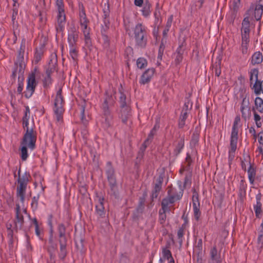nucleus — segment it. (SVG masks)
Wrapping results in <instances>:
<instances>
[{
    "label": "nucleus",
    "mask_w": 263,
    "mask_h": 263,
    "mask_svg": "<svg viewBox=\"0 0 263 263\" xmlns=\"http://www.w3.org/2000/svg\"><path fill=\"white\" fill-rule=\"evenodd\" d=\"M133 32L136 47L138 48H145L148 41L146 27L141 23H138L134 28Z\"/></svg>",
    "instance_id": "1"
},
{
    "label": "nucleus",
    "mask_w": 263,
    "mask_h": 263,
    "mask_svg": "<svg viewBox=\"0 0 263 263\" xmlns=\"http://www.w3.org/2000/svg\"><path fill=\"white\" fill-rule=\"evenodd\" d=\"M58 241L60 245L59 257L64 260L67 254V238L66 235V227L64 223H59L57 227Z\"/></svg>",
    "instance_id": "2"
},
{
    "label": "nucleus",
    "mask_w": 263,
    "mask_h": 263,
    "mask_svg": "<svg viewBox=\"0 0 263 263\" xmlns=\"http://www.w3.org/2000/svg\"><path fill=\"white\" fill-rule=\"evenodd\" d=\"M21 168L18 171V177L17 179L18 186L16 188V195L20 198L22 202L25 201V196L27 184L29 182V178L30 175L29 173L26 172L22 176L20 175Z\"/></svg>",
    "instance_id": "3"
},
{
    "label": "nucleus",
    "mask_w": 263,
    "mask_h": 263,
    "mask_svg": "<svg viewBox=\"0 0 263 263\" xmlns=\"http://www.w3.org/2000/svg\"><path fill=\"white\" fill-rule=\"evenodd\" d=\"M62 88L60 87L57 91L55 98L54 99L53 111L55 115L57 120L60 122L63 119V114L64 111L63 105L64 101L63 97L62 95Z\"/></svg>",
    "instance_id": "4"
},
{
    "label": "nucleus",
    "mask_w": 263,
    "mask_h": 263,
    "mask_svg": "<svg viewBox=\"0 0 263 263\" xmlns=\"http://www.w3.org/2000/svg\"><path fill=\"white\" fill-rule=\"evenodd\" d=\"M36 141V132L34 130L33 128L31 127L30 129L27 130L24 134L23 139L21 141V145H25L28 148L33 151L35 148V143Z\"/></svg>",
    "instance_id": "5"
},
{
    "label": "nucleus",
    "mask_w": 263,
    "mask_h": 263,
    "mask_svg": "<svg viewBox=\"0 0 263 263\" xmlns=\"http://www.w3.org/2000/svg\"><path fill=\"white\" fill-rule=\"evenodd\" d=\"M37 71V68L35 67L34 71L32 72L28 77L27 84L26 90L23 92L24 97L27 98H30L34 92L35 89L37 86V82L35 80V74Z\"/></svg>",
    "instance_id": "6"
},
{
    "label": "nucleus",
    "mask_w": 263,
    "mask_h": 263,
    "mask_svg": "<svg viewBox=\"0 0 263 263\" xmlns=\"http://www.w3.org/2000/svg\"><path fill=\"white\" fill-rule=\"evenodd\" d=\"M263 13V4H256L255 6L252 4L246 13V16L251 19H255L256 21L260 20Z\"/></svg>",
    "instance_id": "7"
},
{
    "label": "nucleus",
    "mask_w": 263,
    "mask_h": 263,
    "mask_svg": "<svg viewBox=\"0 0 263 263\" xmlns=\"http://www.w3.org/2000/svg\"><path fill=\"white\" fill-rule=\"evenodd\" d=\"M241 34L243 44H249L250 42V23L248 16H245L241 24Z\"/></svg>",
    "instance_id": "8"
},
{
    "label": "nucleus",
    "mask_w": 263,
    "mask_h": 263,
    "mask_svg": "<svg viewBox=\"0 0 263 263\" xmlns=\"http://www.w3.org/2000/svg\"><path fill=\"white\" fill-rule=\"evenodd\" d=\"M15 215L13 220L14 227L13 229L15 232H17L18 230H21L24 224V218L21 211V207L19 204H16L15 209Z\"/></svg>",
    "instance_id": "9"
},
{
    "label": "nucleus",
    "mask_w": 263,
    "mask_h": 263,
    "mask_svg": "<svg viewBox=\"0 0 263 263\" xmlns=\"http://www.w3.org/2000/svg\"><path fill=\"white\" fill-rule=\"evenodd\" d=\"M186 47L185 39L183 37L181 41L179 42V45L176 52L174 53V62L176 65H179L183 60V54Z\"/></svg>",
    "instance_id": "10"
},
{
    "label": "nucleus",
    "mask_w": 263,
    "mask_h": 263,
    "mask_svg": "<svg viewBox=\"0 0 263 263\" xmlns=\"http://www.w3.org/2000/svg\"><path fill=\"white\" fill-rule=\"evenodd\" d=\"M79 31L74 26H71L68 31L69 46H76L79 40Z\"/></svg>",
    "instance_id": "11"
},
{
    "label": "nucleus",
    "mask_w": 263,
    "mask_h": 263,
    "mask_svg": "<svg viewBox=\"0 0 263 263\" xmlns=\"http://www.w3.org/2000/svg\"><path fill=\"white\" fill-rule=\"evenodd\" d=\"M119 97L118 102L120 104V107L123 108L124 107L130 106V98L127 97L128 93L123 91L122 85H121L120 87L119 88Z\"/></svg>",
    "instance_id": "12"
},
{
    "label": "nucleus",
    "mask_w": 263,
    "mask_h": 263,
    "mask_svg": "<svg viewBox=\"0 0 263 263\" xmlns=\"http://www.w3.org/2000/svg\"><path fill=\"white\" fill-rule=\"evenodd\" d=\"M102 126L103 128L107 129L112 124V116L110 111H103V116L101 119Z\"/></svg>",
    "instance_id": "13"
},
{
    "label": "nucleus",
    "mask_w": 263,
    "mask_h": 263,
    "mask_svg": "<svg viewBox=\"0 0 263 263\" xmlns=\"http://www.w3.org/2000/svg\"><path fill=\"white\" fill-rule=\"evenodd\" d=\"M66 23V15L65 12L58 13L57 16V22L55 24L57 32H63Z\"/></svg>",
    "instance_id": "14"
},
{
    "label": "nucleus",
    "mask_w": 263,
    "mask_h": 263,
    "mask_svg": "<svg viewBox=\"0 0 263 263\" xmlns=\"http://www.w3.org/2000/svg\"><path fill=\"white\" fill-rule=\"evenodd\" d=\"M115 103V99L112 95L106 91L105 93L104 102L102 105V110L110 111L109 108L114 106Z\"/></svg>",
    "instance_id": "15"
},
{
    "label": "nucleus",
    "mask_w": 263,
    "mask_h": 263,
    "mask_svg": "<svg viewBox=\"0 0 263 263\" xmlns=\"http://www.w3.org/2000/svg\"><path fill=\"white\" fill-rule=\"evenodd\" d=\"M155 72V69L153 68H148L144 71L141 77L140 83L143 85L148 83L152 78Z\"/></svg>",
    "instance_id": "16"
},
{
    "label": "nucleus",
    "mask_w": 263,
    "mask_h": 263,
    "mask_svg": "<svg viewBox=\"0 0 263 263\" xmlns=\"http://www.w3.org/2000/svg\"><path fill=\"white\" fill-rule=\"evenodd\" d=\"M170 194V191H167V196L163 198L161 201L162 211L169 212L170 211V209L168 207L169 204H173L175 202L173 197Z\"/></svg>",
    "instance_id": "17"
},
{
    "label": "nucleus",
    "mask_w": 263,
    "mask_h": 263,
    "mask_svg": "<svg viewBox=\"0 0 263 263\" xmlns=\"http://www.w3.org/2000/svg\"><path fill=\"white\" fill-rule=\"evenodd\" d=\"M104 200L103 198L98 197V203L96 205V214L100 218H104L105 216Z\"/></svg>",
    "instance_id": "18"
},
{
    "label": "nucleus",
    "mask_w": 263,
    "mask_h": 263,
    "mask_svg": "<svg viewBox=\"0 0 263 263\" xmlns=\"http://www.w3.org/2000/svg\"><path fill=\"white\" fill-rule=\"evenodd\" d=\"M210 263L222 262V258L220 253H218L216 246L213 247L210 252Z\"/></svg>",
    "instance_id": "19"
},
{
    "label": "nucleus",
    "mask_w": 263,
    "mask_h": 263,
    "mask_svg": "<svg viewBox=\"0 0 263 263\" xmlns=\"http://www.w3.org/2000/svg\"><path fill=\"white\" fill-rule=\"evenodd\" d=\"M162 254V257L160 258L159 262H165L167 260V262L175 263L171 252L167 248H163Z\"/></svg>",
    "instance_id": "20"
},
{
    "label": "nucleus",
    "mask_w": 263,
    "mask_h": 263,
    "mask_svg": "<svg viewBox=\"0 0 263 263\" xmlns=\"http://www.w3.org/2000/svg\"><path fill=\"white\" fill-rule=\"evenodd\" d=\"M15 65L18 68V74L22 76L25 68L24 55H22V54H18Z\"/></svg>",
    "instance_id": "21"
},
{
    "label": "nucleus",
    "mask_w": 263,
    "mask_h": 263,
    "mask_svg": "<svg viewBox=\"0 0 263 263\" xmlns=\"http://www.w3.org/2000/svg\"><path fill=\"white\" fill-rule=\"evenodd\" d=\"M120 108V118L121 119L122 122L126 124L128 119L130 116V107H124Z\"/></svg>",
    "instance_id": "22"
},
{
    "label": "nucleus",
    "mask_w": 263,
    "mask_h": 263,
    "mask_svg": "<svg viewBox=\"0 0 263 263\" xmlns=\"http://www.w3.org/2000/svg\"><path fill=\"white\" fill-rule=\"evenodd\" d=\"M200 135V130L198 127H196L195 128L194 133L192 136L191 140L190 141V146L192 148L195 147L198 145L199 139Z\"/></svg>",
    "instance_id": "23"
},
{
    "label": "nucleus",
    "mask_w": 263,
    "mask_h": 263,
    "mask_svg": "<svg viewBox=\"0 0 263 263\" xmlns=\"http://www.w3.org/2000/svg\"><path fill=\"white\" fill-rule=\"evenodd\" d=\"M263 61V55L260 51H257L253 53L251 59V64L252 65L261 64Z\"/></svg>",
    "instance_id": "24"
},
{
    "label": "nucleus",
    "mask_w": 263,
    "mask_h": 263,
    "mask_svg": "<svg viewBox=\"0 0 263 263\" xmlns=\"http://www.w3.org/2000/svg\"><path fill=\"white\" fill-rule=\"evenodd\" d=\"M184 146V138L183 137H179V139L177 141V143L175 145V148L173 151V154L176 156H178L181 153Z\"/></svg>",
    "instance_id": "25"
},
{
    "label": "nucleus",
    "mask_w": 263,
    "mask_h": 263,
    "mask_svg": "<svg viewBox=\"0 0 263 263\" xmlns=\"http://www.w3.org/2000/svg\"><path fill=\"white\" fill-rule=\"evenodd\" d=\"M152 11V4L148 0H145L143 8L141 10L142 14L145 17H148Z\"/></svg>",
    "instance_id": "26"
},
{
    "label": "nucleus",
    "mask_w": 263,
    "mask_h": 263,
    "mask_svg": "<svg viewBox=\"0 0 263 263\" xmlns=\"http://www.w3.org/2000/svg\"><path fill=\"white\" fill-rule=\"evenodd\" d=\"M79 19L80 24H89V21L87 19L85 13L84 7L82 4H79Z\"/></svg>",
    "instance_id": "27"
},
{
    "label": "nucleus",
    "mask_w": 263,
    "mask_h": 263,
    "mask_svg": "<svg viewBox=\"0 0 263 263\" xmlns=\"http://www.w3.org/2000/svg\"><path fill=\"white\" fill-rule=\"evenodd\" d=\"M85 108L84 107H82V110H81V120L82 121V123L83 124L84 127L82 129L81 134L82 135V137L84 139H86L87 138V135L88 134V131L86 129V125L87 124V121L86 120H84L85 118Z\"/></svg>",
    "instance_id": "28"
},
{
    "label": "nucleus",
    "mask_w": 263,
    "mask_h": 263,
    "mask_svg": "<svg viewBox=\"0 0 263 263\" xmlns=\"http://www.w3.org/2000/svg\"><path fill=\"white\" fill-rule=\"evenodd\" d=\"M252 89H254V93L256 95H259L261 93H263V81L255 80Z\"/></svg>",
    "instance_id": "29"
},
{
    "label": "nucleus",
    "mask_w": 263,
    "mask_h": 263,
    "mask_svg": "<svg viewBox=\"0 0 263 263\" xmlns=\"http://www.w3.org/2000/svg\"><path fill=\"white\" fill-rule=\"evenodd\" d=\"M57 63V58L51 59L49 62L48 67L46 71V75H51L56 69V65Z\"/></svg>",
    "instance_id": "30"
},
{
    "label": "nucleus",
    "mask_w": 263,
    "mask_h": 263,
    "mask_svg": "<svg viewBox=\"0 0 263 263\" xmlns=\"http://www.w3.org/2000/svg\"><path fill=\"white\" fill-rule=\"evenodd\" d=\"M238 133V126H233L231 135L230 144H237Z\"/></svg>",
    "instance_id": "31"
},
{
    "label": "nucleus",
    "mask_w": 263,
    "mask_h": 263,
    "mask_svg": "<svg viewBox=\"0 0 263 263\" xmlns=\"http://www.w3.org/2000/svg\"><path fill=\"white\" fill-rule=\"evenodd\" d=\"M43 49L42 47L39 48H36L34 55L33 62L35 64H37L42 59L43 56Z\"/></svg>",
    "instance_id": "32"
},
{
    "label": "nucleus",
    "mask_w": 263,
    "mask_h": 263,
    "mask_svg": "<svg viewBox=\"0 0 263 263\" xmlns=\"http://www.w3.org/2000/svg\"><path fill=\"white\" fill-rule=\"evenodd\" d=\"M109 184L111 194L117 197L118 192V187L116 182V179L108 180Z\"/></svg>",
    "instance_id": "33"
},
{
    "label": "nucleus",
    "mask_w": 263,
    "mask_h": 263,
    "mask_svg": "<svg viewBox=\"0 0 263 263\" xmlns=\"http://www.w3.org/2000/svg\"><path fill=\"white\" fill-rule=\"evenodd\" d=\"M107 164L108 168L106 171V174L107 175V180H110L116 179L115 170L112 166L111 165V163L110 162H108Z\"/></svg>",
    "instance_id": "34"
},
{
    "label": "nucleus",
    "mask_w": 263,
    "mask_h": 263,
    "mask_svg": "<svg viewBox=\"0 0 263 263\" xmlns=\"http://www.w3.org/2000/svg\"><path fill=\"white\" fill-rule=\"evenodd\" d=\"M154 17H155V23L154 24L155 26H159L162 22L161 17V12L160 9L159 7V4H157V7L155 9V11L154 12Z\"/></svg>",
    "instance_id": "35"
},
{
    "label": "nucleus",
    "mask_w": 263,
    "mask_h": 263,
    "mask_svg": "<svg viewBox=\"0 0 263 263\" xmlns=\"http://www.w3.org/2000/svg\"><path fill=\"white\" fill-rule=\"evenodd\" d=\"M156 134V133L151 130L148 135L147 138L142 144L141 148H143V150L144 151L146 149V148L148 146V145H149L151 143L153 139H154V137Z\"/></svg>",
    "instance_id": "36"
},
{
    "label": "nucleus",
    "mask_w": 263,
    "mask_h": 263,
    "mask_svg": "<svg viewBox=\"0 0 263 263\" xmlns=\"http://www.w3.org/2000/svg\"><path fill=\"white\" fill-rule=\"evenodd\" d=\"M167 191H170V195L173 197L174 201L175 202L182 198L183 193V189H181V191L179 193L176 192H174L172 189H168Z\"/></svg>",
    "instance_id": "37"
},
{
    "label": "nucleus",
    "mask_w": 263,
    "mask_h": 263,
    "mask_svg": "<svg viewBox=\"0 0 263 263\" xmlns=\"http://www.w3.org/2000/svg\"><path fill=\"white\" fill-rule=\"evenodd\" d=\"M27 148L25 145H21L20 155L23 161H26L28 157Z\"/></svg>",
    "instance_id": "38"
},
{
    "label": "nucleus",
    "mask_w": 263,
    "mask_h": 263,
    "mask_svg": "<svg viewBox=\"0 0 263 263\" xmlns=\"http://www.w3.org/2000/svg\"><path fill=\"white\" fill-rule=\"evenodd\" d=\"M102 40L103 41V46L104 49L106 51L107 54L108 53L109 51H111L110 50V42L109 39L107 35L102 33Z\"/></svg>",
    "instance_id": "39"
},
{
    "label": "nucleus",
    "mask_w": 263,
    "mask_h": 263,
    "mask_svg": "<svg viewBox=\"0 0 263 263\" xmlns=\"http://www.w3.org/2000/svg\"><path fill=\"white\" fill-rule=\"evenodd\" d=\"M255 107L260 113H263V100L260 97L255 99Z\"/></svg>",
    "instance_id": "40"
},
{
    "label": "nucleus",
    "mask_w": 263,
    "mask_h": 263,
    "mask_svg": "<svg viewBox=\"0 0 263 263\" xmlns=\"http://www.w3.org/2000/svg\"><path fill=\"white\" fill-rule=\"evenodd\" d=\"M248 178L249 181L251 184H253L254 182V178L256 175V170L255 169L250 165L248 170Z\"/></svg>",
    "instance_id": "41"
},
{
    "label": "nucleus",
    "mask_w": 263,
    "mask_h": 263,
    "mask_svg": "<svg viewBox=\"0 0 263 263\" xmlns=\"http://www.w3.org/2000/svg\"><path fill=\"white\" fill-rule=\"evenodd\" d=\"M237 148V144H230L229 151V161L231 162L235 157V151Z\"/></svg>",
    "instance_id": "42"
},
{
    "label": "nucleus",
    "mask_w": 263,
    "mask_h": 263,
    "mask_svg": "<svg viewBox=\"0 0 263 263\" xmlns=\"http://www.w3.org/2000/svg\"><path fill=\"white\" fill-rule=\"evenodd\" d=\"M193 162V159L191 155L189 154H186V156L185 159V165H183L185 168L186 171L191 172V165Z\"/></svg>",
    "instance_id": "43"
},
{
    "label": "nucleus",
    "mask_w": 263,
    "mask_h": 263,
    "mask_svg": "<svg viewBox=\"0 0 263 263\" xmlns=\"http://www.w3.org/2000/svg\"><path fill=\"white\" fill-rule=\"evenodd\" d=\"M70 50L69 54L73 61H76L78 58V49L77 45L76 46H69Z\"/></svg>",
    "instance_id": "44"
},
{
    "label": "nucleus",
    "mask_w": 263,
    "mask_h": 263,
    "mask_svg": "<svg viewBox=\"0 0 263 263\" xmlns=\"http://www.w3.org/2000/svg\"><path fill=\"white\" fill-rule=\"evenodd\" d=\"M24 77L23 74H22V76L20 75V74H18V87L17 88V92L19 94L22 93V91L23 90L24 87Z\"/></svg>",
    "instance_id": "45"
},
{
    "label": "nucleus",
    "mask_w": 263,
    "mask_h": 263,
    "mask_svg": "<svg viewBox=\"0 0 263 263\" xmlns=\"http://www.w3.org/2000/svg\"><path fill=\"white\" fill-rule=\"evenodd\" d=\"M257 243V248L261 251L263 248V230L258 231Z\"/></svg>",
    "instance_id": "46"
},
{
    "label": "nucleus",
    "mask_w": 263,
    "mask_h": 263,
    "mask_svg": "<svg viewBox=\"0 0 263 263\" xmlns=\"http://www.w3.org/2000/svg\"><path fill=\"white\" fill-rule=\"evenodd\" d=\"M103 18H104V24L106 28H108V25L109 24V21L108 19V17L109 16V5H107V9H104L103 10Z\"/></svg>",
    "instance_id": "47"
},
{
    "label": "nucleus",
    "mask_w": 263,
    "mask_h": 263,
    "mask_svg": "<svg viewBox=\"0 0 263 263\" xmlns=\"http://www.w3.org/2000/svg\"><path fill=\"white\" fill-rule=\"evenodd\" d=\"M192 183V174L191 172L186 174L184 183H183V189H185L187 187H190Z\"/></svg>",
    "instance_id": "48"
},
{
    "label": "nucleus",
    "mask_w": 263,
    "mask_h": 263,
    "mask_svg": "<svg viewBox=\"0 0 263 263\" xmlns=\"http://www.w3.org/2000/svg\"><path fill=\"white\" fill-rule=\"evenodd\" d=\"M192 108V103L190 102V100L188 99H186L185 100V103L182 107V110L184 112H190V110Z\"/></svg>",
    "instance_id": "49"
},
{
    "label": "nucleus",
    "mask_w": 263,
    "mask_h": 263,
    "mask_svg": "<svg viewBox=\"0 0 263 263\" xmlns=\"http://www.w3.org/2000/svg\"><path fill=\"white\" fill-rule=\"evenodd\" d=\"M250 74V81L252 84L253 83V77H255V80H258V69L257 68H253L251 69L249 72Z\"/></svg>",
    "instance_id": "50"
},
{
    "label": "nucleus",
    "mask_w": 263,
    "mask_h": 263,
    "mask_svg": "<svg viewBox=\"0 0 263 263\" xmlns=\"http://www.w3.org/2000/svg\"><path fill=\"white\" fill-rule=\"evenodd\" d=\"M184 234V228L183 226L180 227L177 232V238L179 240L180 246H181L183 242V237Z\"/></svg>",
    "instance_id": "51"
},
{
    "label": "nucleus",
    "mask_w": 263,
    "mask_h": 263,
    "mask_svg": "<svg viewBox=\"0 0 263 263\" xmlns=\"http://www.w3.org/2000/svg\"><path fill=\"white\" fill-rule=\"evenodd\" d=\"M40 198L39 194L35 196H34L32 198V202L31 203V206L33 211H36L38 208V201Z\"/></svg>",
    "instance_id": "52"
},
{
    "label": "nucleus",
    "mask_w": 263,
    "mask_h": 263,
    "mask_svg": "<svg viewBox=\"0 0 263 263\" xmlns=\"http://www.w3.org/2000/svg\"><path fill=\"white\" fill-rule=\"evenodd\" d=\"M261 206L262 204L261 203H256V204L254 205V209L255 213V216L257 218H260L261 213H262V210H261Z\"/></svg>",
    "instance_id": "53"
},
{
    "label": "nucleus",
    "mask_w": 263,
    "mask_h": 263,
    "mask_svg": "<svg viewBox=\"0 0 263 263\" xmlns=\"http://www.w3.org/2000/svg\"><path fill=\"white\" fill-rule=\"evenodd\" d=\"M147 65V61L143 58H139L137 60V65L139 68L143 69Z\"/></svg>",
    "instance_id": "54"
},
{
    "label": "nucleus",
    "mask_w": 263,
    "mask_h": 263,
    "mask_svg": "<svg viewBox=\"0 0 263 263\" xmlns=\"http://www.w3.org/2000/svg\"><path fill=\"white\" fill-rule=\"evenodd\" d=\"M250 102L249 99H247L246 97H244L241 103V106L240 110H243L244 109H247L250 108Z\"/></svg>",
    "instance_id": "55"
},
{
    "label": "nucleus",
    "mask_w": 263,
    "mask_h": 263,
    "mask_svg": "<svg viewBox=\"0 0 263 263\" xmlns=\"http://www.w3.org/2000/svg\"><path fill=\"white\" fill-rule=\"evenodd\" d=\"M56 6L58 13L65 12L63 0H56Z\"/></svg>",
    "instance_id": "56"
},
{
    "label": "nucleus",
    "mask_w": 263,
    "mask_h": 263,
    "mask_svg": "<svg viewBox=\"0 0 263 263\" xmlns=\"http://www.w3.org/2000/svg\"><path fill=\"white\" fill-rule=\"evenodd\" d=\"M241 112L242 118L246 121L248 119L251 115L250 108L247 109H244L243 110H240Z\"/></svg>",
    "instance_id": "57"
},
{
    "label": "nucleus",
    "mask_w": 263,
    "mask_h": 263,
    "mask_svg": "<svg viewBox=\"0 0 263 263\" xmlns=\"http://www.w3.org/2000/svg\"><path fill=\"white\" fill-rule=\"evenodd\" d=\"M253 110L254 112V117L256 125L257 127H260L261 126V122H260L261 117L259 115L257 114L254 108H253Z\"/></svg>",
    "instance_id": "58"
},
{
    "label": "nucleus",
    "mask_w": 263,
    "mask_h": 263,
    "mask_svg": "<svg viewBox=\"0 0 263 263\" xmlns=\"http://www.w3.org/2000/svg\"><path fill=\"white\" fill-rule=\"evenodd\" d=\"M193 207L194 204H196V206H200V202L199 201V197L198 193L194 190L193 195L192 197Z\"/></svg>",
    "instance_id": "59"
},
{
    "label": "nucleus",
    "mask_w": 263,
    "mask_h": 263,
    "mask_svg": "<svg viewBox=\"0 0 263 263\" xmlns=\"http://www.w3.org/2000/svg\"><path fill=\"white\" fill-rule=\"evenodd\" d=\"M193 211H194V215L195 219L198 221L199 219L200 216L201 215V212L199 210V206H196V204H194V206L193 207Z\"/></svg>",
    "instance_id": "60"
},
{
    "label": "nucleus",
    "mask_w": 263,
    "mask_h": 263,
    "mask_svg": "<svg viewBox=\"0 0 263 263\" xmlns=\"http://www.w3.org/2000/svg\"><path fill=\"white\" fill-rule=\"evenodd\" d=\"M162 209L160 210L159 212V220L161 224H163L166 220V215L165 214V213L167 211H161Z\"/></svg>",
    "instance_id": "61"
},
{
    "label": "nucleus",
    "mask_w": 263,
    "mask_h": 263,
    "mask_svg": "<svg viewBox=\"0 0 263 263\" xmlns=\"http://www.w3.org/2000/svg\"><path fill=\"white\" fill-rule=\"evenodd\" d=\"M163 181V177L162 175L159 176V177L156 180V183L154 187L156 188L162 189V185Z\"/></svg>",
    "instance_id": "62"
},
{
    "label": "nucleus",
    "mask_w": 263,
    "mask_h": 263,
    "mask_svg": "<svg viewBox=\"0 0 263 263\" xmlns=\"http://www.w3.org/2000/svg\"><path fill=\"white\" fill-rule=\"evenodd\" d=\"M30 110L29 109V106H27L25 107V110L24 112V115L22 119V122L23 121H29V119L30 118Z\"/></svg>",
    "instance_id": "63"
},
{
    "label": "nucleus",
    "mask_w": 263,
    "mask_h": 263,
    "mask_svg": "<svg viewBox=\"0 0 263 263\" xmlns=\"http://www.w3.org/2000/svg\"><path fill=\"white\" fill-rule=\"evenodd\" d=\"M165 49V45L164 44L161 42L158 50V59L161 60L162 58V55L164 53V50Z\"/></svg>",
    "instance_id": "64"
}]
</instances>
